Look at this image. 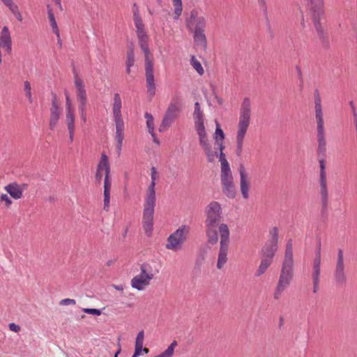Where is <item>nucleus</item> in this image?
<instances>
[{"instance_id": "nucleus-39", "label": "nucleus", "mask_w": 357, "mask_h": 357, "mask_svg": "<svg viewBox=\"0 0 357 357\" xmlns=\"http://www.w3.org/2000/svg\"><path fill=\"white\" fill-rule=\"evenodd\" d=\"M24 92L26 98L30 103L33 102L32 88L31 83L26 80L24 82Z\"/></svg>"}, {"instance_id": "nucleus-11", "label": "nucleus", "mask_w": 357, "mask_h": 357, "mask_svg": "<svg viewBox=\"0 0 357 357\" xmlns=\"http://www.w3.org/2000/svg\"><path fill=\"white\" fill-rule=\"evenodd\" d=\"M153 278L154 273L151 266L143 264L140 266V273L131 280V287L139 291H143L150 284Z\"/></svg>"}, {"instance_id": "nucleus-57", "label": "nucleus", "mask_w": 357, "mask_h": 357, "mask_svg": "<svg viewBox=\"0 0 357 357\" xmlns=\"http://www.w3.org/2000/svg\"><path fill=\"white\" fill-rule=\"evenodd\" d=\"M132 357H138V356H135V354H134Z\"/></svg>"}, {"instance_id": "nucleus-29", "label": "nucleus", "mask_w": 357, "mask_h": 357, "mask_svg": "<svg viewBox=\"0 0 357 357\" xmlns=\"http://www.w3.org/2000/svg\"><path fill=\"white\" fill-rule=\"evenodd\" d=\"M47 14L48 18L50 23V26L52 28V31L56 35L59 42L60 41V33L59 29L57 26V23L53 13L52 9L50 6H47Z\"/></svg>"}, {"instance_id": "nucleus-49", "label": "nucleus", "mask_w": 357, "mask_h": 357, "mask_svg": "<svg viewBox=\"0 0 357 357\" xmlns=\"http://www.w3.org/2000/svg\"><path fill=\"white\" fill-rule=\"evenodd\" d=\"M142 344H135V356H140L142 352Z\"/></svg>"}, {"instance_id": "nucleus-46", "label": "nucleus", "mask_w": 357, "mask_h": 357, "mask_svg": "<svg viewBox=\"0 0 357 357\" xmlns=\"http://www.w3.org/2000/svg\"><path fill=\"white\" fill-rule=\"evenodd\" d=\"M144 331H141L138 333L136 340H135V344H142L143 345L144 343Z\"/></svg>"}, {"instance_id": "nucleus-26", "label": "nucleus", "mask_w": 357, "mask_h": 357, "mask_svg": "<svg viewBox=\"0 0 357 357\" xmlns=\"http://www.w3.org/2000/svg\"><path fill=\"white\" fill-rule=\"evenodd\" d=\"M99 172H104L105 175L110 174V164L109 158L105 153L101 154L100 160L97 165V169Z\"/></svg>"}, {"instance_id": "nucleus-30", "label": "nucleus", "mask_w": 357, "mask_h": 357, "mask_svg": "<svg viewBox=\"0 0 357 357\" xmlns=\"http://www.w3.org/2000/svg\"><path fill=\"white\" fill-rule=\"evenodd\" d=\"M144 117L146 120V127L148 128V131L149 132L151 135L153 139V142L157 143L158 144H159V141L157 139L156 137H155V132H154V119H153V116H152V114L146 112L144 115Z\"/></svg>"}, {"instance_id": "nucleus-2", "label": "nucleus", "mask_w": 357, "mask_h": 357, "mask_svg": "<svg viewBox=\"0 0 357 357\" xmlns=\"http://www.w3.org/2000/svg\"><path fill=\"white\" fill-rule=\"evenodd\" d=\"M294 276V261L292 243L290 241L286 245L284 257L282 264L279 278L274 289L273 298L275 300H279L284 291L289 287Z\"/></svg>"}, {"instance_id": "nucleus-17", "label": "nucleus", "mask_w": 357, "mask_h": 357, "mask_svg": "<svg viewBox=\"0 0 357 357\" xmlns=\"http://www.w3.org/2000/svg\"><path fill=\"white\" fill-rule=\"evenodd\" d=\"M238 172L240 176V190L243 198L248 199L250 197L249 192L251 188L250 179L243 165L240 166Z\"/></svg>"}, {"instance_id": "nucleus-20", "label": "nucleus", "mask_w": 357, "mask_h": 357, "mask_svg": "<svg viewBox=\"0 0 357 357\" xmlns=\"http://www.w3.org/2000/svg\"><path fill=\"white\" fill-rule=\"evenodd\" d=\"M112 182V180L110 174L104 176L103 208L105 211H109L110 207V191Z\"/></svg>"}, {"instance_id": "nucleus-19", "label": "nucleus", "mask_w": 357, "mask_h": 357, "mask_svg": "<svg viewBox=\"0 0 357 357\" xmlns=\"http://www.w3.org/2000/svg\"><path fill=\"white\" fill-rule=\"evenodd\" d=\"M62 112V109L59 105L58 102L55 99L52 100V106L50 108V122L49 126L50 130H54L56 127L61 114Z\"/></svg>"}, {"instance_id": "nucleus-25", "label": "nucleus", "mask_w": 357, "mask_h": 357, "mask_svg": "<svg viewBox=\"0 0 357 357\" xmlns=\"http://www.w3.org/2000/svg\"><path fill=\"white\" fill-rule=\"evenodd\" d=\"M3 4L8 7L10 13L17 18L20 22L22 21V15L20 11L18 6L14 2L13 0H1Z\"/></svg>"}, {"instance_id": "nucleus-32", "label": "nucleus", "mask_w": 357, "mask_h": 357, "mask_svg": "<svg viewBox=\"0 0 357 357\" xmlns=\"http://www.w3.org/2000/svg\"><path fill=\"white\" fill-rule=\"evenodd\" d=\"M220 177L221 184L234 182L230 167L220 169Z\"/></svg>"}, {"instance_id": "nucleus-42", "label": "nucleus", "mask_w": 357, "mask_h": 357, "mask_svg": "<svg viewBox=\"0 0 357 357\" xmlns=\"http://www.w3.org/2000/svg\"><path fill=\"white\" fill-rule=\"evenodd\" d=\"M320 165V179H326V165L324 160H319Z\"/></svg>"}, {"instance_id": "nucleus-51", "label": "nucleus", "mask_w": 357, "mask_h": 357, "mask_svg": "<svg viewBox=\"0 0 357 357\" xmlns=\"http://www.w3.org/2000/svg\"><path fill=\"white\" fill-rule=\"evenodd\" d=\"M104 176V172H99V170L96 169V180L100 183L101 181V179L102 178V176Z\"/></svg>"}, {"instance_id": "nucleus-47", "label": "nucleus", "mask_w": 357, "mask_h": 357, "mask_svg": "<svg viewBox=\"0 0 357 357\" xmlns=\"http://www.w3.org/2000/svg\"><path fill=\"white\" fill-rule=\"evenodd\" d=\"M75 303H76L74 299H70V298H65L61 301V305H75Z\"/></svg>"}, {"instance_id": "nucleus-27", "label": "nucleus", "mask_w": 357, "mask_h": 357, "mask_svg": "<svg viewBox=\"0 0 357 357\" xmlns=\"http://www.w3.org/2000/svg\"><path fill=\"white\" fill-rule=\"evenodd\" d=\"M320 181V195L321 203L324 207H327L328 202V192L327 188V180L319 179Z\"/></svg>"}, {"instance_id": "nucleus-34", "label": "nucleus", "mask_w": 357, "mask_h": 357, "mask_svg": "<svg viewBox=\"0 0 357 357\" xmlns=\"http://www.w3.org/2000/svg\"><path fill=\"white\" fill-rule=\"evenodd\" d=\"M215 122V131L214 133V139L215 140V144L218 146H220L221 144H224V139L225 138V135L221 128V126L217 120Z\"/></svg>"}, {"instance_id": "nucleus-24", "label": "nucleus", "mask_w": 357, "mask_h": 357, "mask_svg": "<svg viewBox=\"0 0 357 357\" xmlns=\"http://www.w3.org/2000/svg\"><path fill=\"white\" fill-rule=\"evenodd\" d=\"M116 124V140L117 141V148L121 151L124 138V123L123 121H115Z\"/></svg>"}, {"instance_id": "nucleus-36", "label": "nucleus", "mask_w": 357, "mask_h": 357, "mask_svg": "<svg viewBox=\"0 0 357 357\" xmlns=\"http://www.w3.org/2000/svg\"><path fill=\"white\" fill-rule=\"evenodd\" d=\"M220 150L219 160L220 162V169L230 167V165L226 158L225 154L223 153L225 149L224 144L218 146Z\"/></svg>"}, {"instance_id": "nucleus-8", "label": "nucleus", "mask_w": 357, "mask_h": 357, "mask_svg": "<svg viewBox=\"0 0 357 357\" xmlns=\"http://www.w3.org/2000/svg\"><path fill=\"white\" fill-rule=\"evenodd\" d=\"M190 234V227L182 225L171 234L167 239L165 248L176 252L181 250Z\"/></svg>"}, {"instance_id": "nucleus-5", "label": "nucleus", "mask_w": 357, "mask_h": 357, "mask_svg": "<svg viewBox=\"0 0 357 357\" xmlns=\"http://www.w3.org/2000/svg\"><path fill=\"white\" fill-rule=\"evenodd\" d=\"M205 227L208 242L214 245L218 241V229L222 219V207L219 202H211L205 209Z\"/></svg>"}, {"instance_id": "nucleus-23", "label": "nucleus", "mask_w": 357, "mask_h": 357, "mask_svg": "<svg viewBox=\"0 0 357 357\" xmlns=\"http://www.w3.org/2000/svg\"><path fill=\"white\" fill-rule=\"evenodd\" d=\"M121 100L119 93H115L114 96L113 114L114 121H123L121 116Z\"/></svg>"}, {"instance_id": "nucleus-15", "label": "nucleus", "mask_w": 357, "mask_h": 357, "mask_svg": "<svg viewBox=\"0 0 357 357\" xmlns=\"http://www.w3.org/2000/svg\"><path fill=\"white\" fill-rule=\"evenodd\" d=\"M186 26L191 31L205 30L206 19L199 15L197 10H192L190 12V17L186 21Z\"/></svg>"}, {"instance_id": "nucleus-28", "label": "nucleus", "mask_w": 357, "mask_h": 357, "mask_svg": "<svg viewBox=\"0 0 357 357\" xmlns=\"http://www.w3.org/2000/svg\"><path fill=\"white\" fill-rule=\"evenodd\" d=\"M223 194L229 199H234L236 195V189L234 182L221 184Z\"/></svg>"}, {"instance_id": "nucleus-13", "label": "nucleus", "mask_w": 357, "mask_h": 357, "mask_svg": "<svg viewBox=\"0 0 357 357\" xmlns=\"http://www.w3.org/2000/svg\"><path fill=\"white\" fill-rule=\"evenodd\" d=\"M270 234L271 238L270 241L264 245L261 250V257L273 261L274 256L278 250V230L273 227Z\"/></svg>"}, {"instance_id": "nucleus-4", "label": "nucleus", "mask_w": 357, "mask_h": 357, "mask_svg": "<svg viewBox=\"0 0 357 357\" xmlns=\"http://www.w3.org/2000/svg\"><path fill=\"white\" fill-rule=\"evenodd\" d=\"M192 116L195 130L198 135L199 146L206 155L208 161L213 162L215 158L218 156V153L215 149L212 146L209 136L206 130L204 114L202 111L200 105L198 102L195 103V110Z\"/></svg>"}, {"instance_id": "nucleus-22", "label": "nucleus", "mask_w": 357, "mask_h": 357, "mask_svg": "<svg viewBox=\"0 0 357 357\" xmlns=\"http://www.w3.org/2000/svg\"><path fill=\"white\" fill-rule=\"evenodd\" d=\"M4 189L13 199H19L22 197L24 188L16 183H12L5 186Z\"/></svg>"}, {"instance_id": "nucleus-41", "label": "nucleus", "mask_w": 357, "mask_h": 357, "mask_svg": "<svg viewBox=\"0 0 357 357\" xmlns=\"http://www.w3.org/2000/svg\"><path fill=\"white\" fill-rule=\"evenodd\" d=\"M66 96V112H73L74 108L73 107L72 101L70 98V96L68 93H65Z\"/></svg>"}, {"instance_id": "nucleus-12", "label": "nucleus", "mask_w": 357, "mask_h": 357, "mask_svg": "<svg viewBox=\"0 0 357 357\" xmlns=\"http://www.w3.org/2000/svg\"><path fill=\"white\" fill-rule=\"evenodd\" d=\"M75 88L76 98L79 102L78 109L80 116L84 122L86 120V105L87 102V96L85 89L84 82L82 79L77 75L75 77Z\"/></svg>"}, {"instance_id": "nucleus-14", "label": "nucleus", "mask_w": 357, "mask_h": 357, "mask_svg": "<svg viewBox=\"0 0 357 357\" xmlns=\"http://www.w3.org/2000/svg\"><path fill=\"white\" fill-rule=\"evenodd\" d=\"M333 275L336 283L339 284H346L347 279L345 273L344 253L342 250H339L337 252V258Z\"/></svg>"}, {"instance_id": "nucleus-35", "label": "nucleus", "mask_w": 357, "mask_h": 357, "mask_svg": "<svg viewBox=\"0 0 357 357\" xmlns=\"http://www.w3.org/2000/svg\"><path fill=\"white\" fill-rule=\"evenodd\" d=\"M174 10V19L178 20L183 11V4L181 0H172Z\"/></svg>"}, {"instance_id": "nucleus-45", "label": "nucleus", "mask_w": 357, "mask_h": 357, "mask_svg": "<svg viewBox=\"0 0 357 357\" xmlns=\"http://www.w3.org/2000/svg\"><path fill=\"white\" fill-rule=\"evenodd\" d=\"M0 201L4 202L6 207H10V206L12 204V200L9 198V197L6 194H2L1 195Z\"/></svg>"}, {"instance_id": "nucleus-43", "label": "nucleus", "mask_w": 357, "mask_h": 357, "mask_svg": "<svg viewBox=\"0 0 357 357\" xmlns=\"http://www.w3.org/2000/svg\"><path fill=\"white\" fill-rule=\"evenodd\" d=\"M321 267L312 266V279L320 280Z\"/></svg>"}, {"instance_id": "nucleus-38", "label": "nucleus", "mask_w": 357, "mask_h": 357, "mask_svg": "<svg viewBox=\"0 0 357 357\" xmlns=\"http://www.w3.org/2000/svg\"><path fill=\"white\" fill-rule=\"evenodd\" d=\"M190 63L193 68L199 73V75H202L204 73V70L201 63L195 56H191Z\"/></svg>"}, {"instance_id": "nucleus-16", "label": "nucleus", "mask_w": 357, "mask_h": 357, "mask_svg": "<svg viewBox=\"0 0 357 357\" xmlns=\"http://www.w3.org/2000/svg\"><path fill=\"white\" fill-rule=\"evenodd\" d=\"M12 50V40L8 26H4L0 33V64L2 63V56L10 54Z\"/></svg>"}, {"instance_id": "nucleus-55", "label": "nucleus", "mask_w": 357, "mask_h": 357, "mask_svg": "<svg viewBox=\"0 0 357 357\" xmlns=\"http://www.w3.org/2000/svg\"><path fill=\"white\" fill-rule=\"evenodd\" d=\"M142 351H143L144 354H148V353L149 352V349H147V348H146V347H145V348H143V347H142Z\"/></svg>"}, {"instance_id": "nucleus-6", "label": "nucleus", "mask_w": 357, "mask_h": 357, "mask_svg": "<svg viewBox=\"0 0 357 357\" xmlns=\"http://www.w3.org/2000/svg\"><path fill=\"white\" fill-rule=\"evenodd\" d=\"M251 101L249 98H245L241 105L236 126V154L238 156H240L243 152L244 139L251 122Z\"/></svg>"}, {"instance_id": "nucleus-44", "label": "nucleus", "mask_w": 357, "mask_h": 357, "mask_svg": "<svg viewBox=\"0 0 357 357\" xmlns=\"http://www.w3.org/2000/svg\"><path fill=\"white\" fill-rule=\"evenodd\" d=\"M82 311L90 314L100 316L101 314V311L98 309H93V308H83Z\"/></svg>"}, {"instance_id": "nucleus-9", "label": "nucleus", "mask_w": 357, "mask_h": 357, "mask_svg": "<svg viewBox=\"0 0 357 357\" xmlns=\"http://www.w3.org/2000/svg\"><path fill=\"white\" fill-rule=\"evenodd\" d=\"M220 245L217 262V268L222 269L227 261L228 247L230 232L227 225L221 223L219 226Z\"/></svg>"}, {"instance_id": "nucleus-37", "label": "nucleus", "mask_w": 357, "mask_h": 357, "mask_svg": "<svg viewBox=\"0 0 357 357\" xmlns=\"http://www.w3.org/2000/svg\"><path fill=\"white\" fill-rule=\"evenodd\" d=\"M135 63V54L133 50H130L126 56V72L130 73V68Z\"/></svg>"}, {"instance_id": "nucleus-10", "label": "nucleus", "mask_w": 357, "mask_h": 357, "mask_svg": "<svg viewBox=\"0 0 357 357\" xmlns=\"http://www.w3.org/2000/svg\"><path fill=\"white\" fill-rule=\"evenodd\" d=\"M182 107V100L178 96L172 97L167 109L164 119L159 127V131L166 130L177 118L178 112Z\"/></svg>"}, {"instance_id": "nucleus-52", "label": "nucleus", "mask_w": 357, "mask_h": 357, "mask_svg": "<svg viewBox=\"0 0 357 357\" xmlns=\"http://www.w3.org/2000/svg\"><path fill=\"white\" fill-rule=\"evenodd\" d=\"M259 4L263 7L266 6V0H257Z\"/></svg>"}, {"instance_id": "nucleus-33", "label": "nucleus", "mask_w": 357, "mask_h": 357, "mask_svg": "<svg viewBox=\"0 0 357 357\" xmlns=\"http://www.w3.org/2000/svg\"><path fill=\"white\" fill-rule=\"evenodd\" d=\"M272 263L273 261L261 257L260 264L257 269L256 270L255 275L256 277H259L264 275L266 272L268 268L271 266Z\"/></svg>"}, {"instance_id": "nucleus-18", "label": "nucleus", "mask_w": 357, "mask_h": 357, "mask_svg": "<svg viewBox=\"0 0 357 357\" xmlns=\"http://www.w3.org/2000/svg\"><path fill=\"white\" fill-rule=\"evenodd\" d=\"M310 13L314 21L318 22L324 14V0H307Z\"/></svg>"}, {"instance_id": "nucleus-31", "label": "nucleus", "mask_w": 357, "mask_h": 357, "mask_svg": "<svg viewBox=\"0 0 357 357\" xmlns=\"http://www.w3.org/2000/svg\"><path fill=\"white\" fill-rule=\"evenodd\" d=\"M194 32L195 42L202 47L206 48L207 46V40L204 33V30H196Z\"/></svg>"}, {"instance_id": "nucleus-53", "label": "nucleus", "mask_w": 357, "mask_h": 357, "mask_svg": "<svg viewBox=\"0 0 357 357\" xmlns=\"http://www.w3.org/2000/svg\"><path fill=\"white\" fill-rule=\"evenodd\" d=\"M121 345L119 344V349L117 350V351L114 354V357H118V355L121 353Z\"/></svg>"}, {"instance_id": "nucleus-54", "label": "nucleus", "mask_w": 357, "mask_h": 357, "mask_svg": "<svg viewBox=\"0 0 357 357\" xmlns=\"http://www.w3.org/2000/svg\"><path fill=\"white\" fill-rule=\"evenodd\" d=\"M114 289H116L118 291H123V288L122 286L114 285Z\"/></svg>"}, {"instance_id": "nucleus-21", "label": "nucleus", "mask_w": 357, "mask_h": 357, "mask_svg": "<svg viewBox=\"0 0 357 357\" xmlns=\"http://www.w3.org/2000/svg\"><path fill=\"white\" fill-rule=\"evenodd\" d=\"M66 123L69 132V139L72 142L74 139V135L75 131V111L73 112H66Z\"/></svg>"}, {"instance_id": "nucleus-7", "label": "nucleus", "mask_w": 357, "mask_h": 357, "mask_svg": "<svg viewBox=\"0 0 357 357\" xmlns=\"http://www.w3.org/2000/svg\"><path fill=\"white\" fill-rule=\"evenodd\" d=\"M315 119L317 122L316 136L317 141V153L324 154L326 151V134L324 128V115L321 102L319 95L314 100Z\"/></svg>"}, {"instance_id": "nucleus-3", "label": "nucleus", "mask_w": 357, "mask_h": 357, "mask_svg": "<svg viewBox=\"0 0 357 357\" xmlns=\"http://www.w3.org/2000/svg\"><path fill=\"white\" fill-rule=\"evenodd\" d=\"M158 178V172L155 167L151 169V183L144 196L143 205L142 226L145 233L150 236L153 227V214L156 202L155 187Z\"/></svg>"}, {"instance_id": "nucleus-50", "label": "nucleus", "mask_w": 357, "mask_h": 357, "mask_svg": "<svg viewBox=\"0 0 357 357\" xmlns=\"http://www.w3.org/2000/svg\"><path fill=\"white\" fill-rule=\"evenodd\" d=\"M8 326L9 329L12 331L17 333L20 331V327L15 323L10 324Z\"/></svg>"}, {"instance_id": "nucleus-48", "label": "nucleus", "mask_w": 357, "mask_h": 357, "mask_svg": "<svg viewBox=\"0 0 357 357\" xmlns=\"http://www.w3.org/2000/svg\"><path fill=\"white\" fill-rule=\"evenodd\" d=\"M320 280H312L313 282V292L316 294L319 289Z\"/></svg>"}, {"instance_id": "nucleus-56", "label": "nucleus", "mask_w": 357, "mask_h": 357, "mask_svg": "<svg viewBox=\"0 0 357 357\" xmlns=\"http://www.w3.org/2000/svg\"><path fill=\"white\" fill-rule=\"evenodd\" d=\"M158 3H160L162 2V0H157Z\"/></svg>"}, {"instance_id": "nucleus-40", "label": "nucleus", "mask_w": 357, "mask_h": 357, "mask_svg": "<svg viewBox=\"0 0 357 357\" xmlns=\"http://www.w3.org/2000/svg\"><path fill=\"white\" fill-rule=\"evenodd\" d=\"M321 245L319 244V249L316 252L315 257L313 260V266L321 267Z\"/></svg>"}, {"instance_id": "nucleus-1", "label": "nucleus", "mask_w": 357, "mask_h": 357, "mask_svg": "<svg viewBox=\"0 0 357 357\" xmlns=\"http://www.w3.org/2000/svg\"><path fill=\"white\" fill-rule=\"evenodd\" d=\"M133 22L136 28V33L139 45L144 54L147 93L149 96L152 98L155 93L153 56L149 50V36L146 31L145 25L139 15L138 8L133 10Z\"/></svg>"}]
</instances>
